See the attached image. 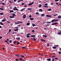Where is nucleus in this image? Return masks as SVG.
I'll return each mask as SVG.
<instances>
[{
  "instance_id": "1",
  "label": "nucleus",
  "mask_w": 61,
  "mask_h": 61,
  "mask_svg": "<svg viewBox=\"0 0 61 61\" xmlns=\"http://www.w3.org/2000/svg\"><path fill=\"white\" fill-rule=\"evenodd\" d=\"M26 15H23L22 17H23V19H25L26 18Z\"/></svg>"
},
{
  "instance_id": "2",
  "label": "nucleus",
  "mask_w": 61,
  "mask_h": 61,
  "mask_svg": "<svg viewBox=\"0 0 61 61\" xmlns=\"http://www.w3.org/2000/svg\"><path fill=\"white\" fill-rule=\"evenodd\" d=\"M6 20L5 18L4 19L2 20V21L3 22H5L6 21Z\"/></svg>"
},
{
  "instance_id": "3",
  "label": "nucleus",
  "mask_w": 61,
  "mask_h": 61,
  "mask_svg": "<svg viewBox=\"0 0 61 61\" xmlns=\"http://www.w3.org/2000/svg\"><path fill=\"white\" fill-rule=\"evenodd\" d=\"M43 37H44L45 38H46L47 37V36L46 35H43Z\"/></svg>"
},
{
  "instance_id": "4",
  "label": "nucleus",
  "mask_w": 61,
  "mask_h": 61,
  "mask_svg": "<svg viewBox=\"0 0 61 61\" xmlns=\"http://www.w3.org/2000/svg\"><path fill=\"white\" fill-rule=\"evenodd\" d=\"M46 16L48 17H51V15H46Z\"/></svg>"
},
{
  "instance_id": "5",
  "label": "nucleus",
  "mask_w": 61,
  "mask_h": 61,
  "mask_svg": "<svg viewBox=\"0 0 61 61\" xmlns=\"http://www.w3.org/2000/svg\"><path fill=\"white\" fill-rule=\"evenodd\" d=\"M20 37H17V38H16V39H17L18 40H20Z\"/></svg>"
},
{
  "instance_id": "6",
  "label": "nucleus",
  "mask_w": 61,
  "mask_h": 61,
  "mask_svg": "<svg viewBox=\"0 0 61 61\" xmlns=\"http://www.w3.org/2000/svg\"><path fill=\"white\" fill-rule=\"evenodd\" d=\"M57 18L59 19H61V16L60 15H59L57 16Z\"/></svg>"
},
{
  "instance_id": "7",
  "label": "nucleus",
  "mask_w": 61,
  "mask_h": 61,
  "mask_svg": "<svg viewBox=\"0 0 61 61\" xmlns=\"http://www.w3.org/2000/svg\"><path fill=\"white\" fill-rule=\"evenodd\" d=\"M61 34V31H59L57 33V34L58 35H60Z\"/></svg>"
},
{
  "instance_id": "8",
  "label": "nucleus",
  "mask_w": 61,
  "mask_h": 61,
  "mask_svg": "<svg viewBox=\"0 0 61 61\" xmlns=\"http://www.w3.org/2000/svg\"><path fill=\"white\" fill-rule=\"evenodd\" d=\"M45 15L44 14H42L41 15V17H43Z\"/></svg>"
},
{
  "instance_id": "9",
  "label": "nucleus",
  "mask_w": 61,
  "mask_h": 61,
  "mask_svg": "<svg viewBox=\"0 0 61 61\" xmlns=\"http://www.w3.org/2000/svg\"><path fill=\"white\" fill-rule=\"evenodd\" d=\"M51 59L50 58H48L47 59V60L48 61H51Z\"/></svg>"
},
{
  "instance_id": "10",
  "label": "nucleus",
  "mask_w": 61,
  "mask_h": 61,
  "mask_svg": "<svg viewBox=\"0 0 61 61\" xmlns=\"http://www.w3.org/2000/svg\"><path fill=\"white\" fill-rule=\"evenodd\" d=\"M55 20H56V19L52 20L51 21V22L53 23V22H54V21H55Z\"/></svg>"
},
{
  "instance_id": "11",
  "label": "nucleus",
  "mask_w": 61,
  "mask_h": 61,
  "mask_svg": "<svg viewBox=\"0 0 61 61\" xmlns=\"http://www.w3.org/2000/svg\"><path fill=\"white\" fill-rule=\"evenodd\" d=\"M36 37V35H32L31 36V37Z\"/></svg>"
},
{
  "instance_id": "12",
  "label": "nucleus",
  "mask_w": 61,
  "mask_h": 61,
  "mask_svg": "<svg viewBox=\"0 0 61 61\" xmlns=\"http://www.w3.org/2000/svg\"><path fill=\"white\" fill-rule=\"evenodd\" d=\"M27 9L28 10H31L32 9L31 8H28Z\"/></svg>"
},
{
  "instance_id": "13",
  "label": "nucleus",
  "mask_w": 61,
  "mask_h": 61,
  "mask_svg": "<svg viewBox=\"0 0 61 61\" xmlns=\"http://www.w3.org/2000/svg\"><path fill=\"white\" fill-rule=\"evenodd\" d=\"M39 10H40L39 11L41 12H42V11H43V10L41 9H39Z\"/></svg>"
},
{
  "instance_id": "14",
  "label": "nucleus",
  "mask_w": 61,
  "mask_h": 61,
  "mask_svg": "<svg viewBox=\"0 0 61 61\" xmlns=\"http://www.w3.org/2000/svg\"><path fill=\"white\" fill-rule=\"evenodd\" d=\"M36 14L37 15H39V13L37 12L36 13Z\"/></svg>"
},
{
  "instance_id": "15",
  "label": "nucleus",
  "mask_w": 61,
  "mask_h": 61,
  "mask_svg": "<svg viewBox=\"0 0 61 61\" xmlns=\"http://www.w3.org/2000/svg\"><path fill=\"white\" fill-rule=\"evenodd\" d=\"M47 10L49 11H51V9H49Z\"/></svg>"
},
{
  "instance_id": "16",
  "label": "nucleus",
  "mask_w": 61,
  "mask_h": 61,
  "mask_svg": "<svg viewBox=\"0 0 61 61\" xmlns=\"http://www.w3.org/2000/svg\"><path fill=\"white\" fill-rule=\"evenodd\" d=\"M41 41H45L46 40L43 39H41Z\"/></svg>"
},
{
  "instance_id": "17",
  "label": "nucleus",
  "mask_w": 61,
  "mask_h": 61,
  "mask_svg": "<svg viewBox=\"0 0 61 61\" xmlns=\"http://www.w3.org/2000/svg\"><path fill=\"white\" fill-rule=\"evenodd\" d=\"M31 35V34H30V33H28V34H27L26 35V36H29V35Z\"/></svg>"
},
{
  "instance_id": "18",
  "label": "nucleus",
  "mask_w": 61,
  "mask_h": 61,
  "mask_svg": "<svg viewBox=\"0 0 61 61\" xmlns=\"http://www.w3.org/2000/svg\"><path fill=\"white\" fill-rule=\"evenodd\" d=\"M33 39L34 41H36V39L34 37L33 38Z\"/></svg>"
},
{
  "instance_id": "19",
  "label": "nucleus",
  "mask_w": 61,
  "mask_h": 61,
  "mask_svg": "<svg viewBox=\"0 0 61 61\" xmlns=\"http://www.w3.org/2000/svg\"><path fill=\"white\" fill-rule=\"evenodd\" d=\"M15 56H16L17 57H20V56L19 55H17V54H16L15 55Z\"/></svg>"
},
{
  "instance_id": "20",
  "label": "nucleus",
  "mask_w": 61,
  "mask_h": 61,
  "mask_svg": "<svg viewBox=\"0 0 61 61\" xmlns=\"http://www.w3.org/2000/svg\"><path fill=\"white\" fill-rule=\"evenodd\" d=\"M30 25V23H28L26 24V25Z\"/></svg>"
},
{
  "instance_id": "21",
  "label": "nucleus",
  "mask_w": 61,
  "mask_h": 61,
  "mask_svg": "<svg viewBox=\"0 0 61 61\" xmlns=\"http://www.w3.org/2000/svg\"><path fill=\"white\" fill-rule=\"evenodd\" d=\"M32 26L33 27H34V26H36V25H35V24H33V23H32Z\"/></svg>"
},
{
  "instance_id": "22",
  "label": "nucleus",
  "mask_w": 61,
  "mask_h": 61,
  "mask_svg": "<svg viewBox=\"0 0 61 61\" xmlns=\"http://www.w3.org/2000/svg\"><path fill=\"white\" fill-rule=\"evenodd\" d=\"M51 23V21L47 22H46L47 24H50Z\"/></svg>"
},
{
  "instance_id": "23",
  "label": "nucleus",
  "mask_w": 61,
  "mask_h": 61,
  "mask_svg": "<svg viewBox=\"0 0 61 61\" xmlns=\"http://www.w3.org/2000/svg\"><path fill=\"white\" fill-rule=\"evenodd\" d=\"M52 48H53V49H56V46H54L52 47Z\"/></svg>"
},
{
  "instance_id": "24",
  "label": "nucleus",
  "mask_w": 61,
  "mask_h": 61,
  "mask_svg": "<svg viewBox=\"0 0 61 61\" xmlns=\"http://www.w3.org/2000/svg\"><path fill=\"white\" fill-rule=\"evenodd\" d=\"M0 24L2 25H4L3 24L2 22H0Z\"/></svg>"
},
{
  "instance_id": "25",
  "label": "nucleus",
  "mask_w": 61,
  "mask_h": 61,
  "mask_svg": "<svg viewBox=\"0 0 61 61\" xmlns=\"http://www.w3.org/2000/svg\"><path fill=\"white\" fill-rule=\"evenodd\" d=\"M41 6H42V5L40 4L39 5V6H38V7H39V8H40L41 7Z\"/></svg>"
},
{
  "instance_id": "26",
  "label": "nucleus",
  "mask_w": 61,
  "mask_h": 61,
  "mask_svg": "<svg viewBox=\"0 0 61 61\" xmlns=\"http://www.w3.org/2000/svg\"><path fill=\"white\" fill-rule=\"evenodd\" d=\"M55 57H56V56H52L51 58H55Z\"/></svg>"
},
{
  "instance_id": "27",
  "label": "nucleus",
  "mask_w": 61,
  "mask_h": 61,
  "mask_svg": "<svg viewBox=\"0 0 61 61\" xmlns=\"http://www.w3.org/2000/svg\"><path fill=\"white\" fill-rule=\"evenodd\" d=\"M30 19L31 20H34V19L33 18H30Z\"/></svg>"
},
{
  "instance_id": "28",
  "label": "nucleus",
  "mask_w": 61,
  "mask_h": 61,
  "mask_svg": "<svg viewBox=\"0 0 61 61\" xmlns=\"http://www.w3.org/2000/svg\"><path fill=\"white\" fill-rule=\"evenodd\" d=\"M10 12H11V13H13V12H14V11L13 10H10Z\"/></svg>"
},
{
  "instance_id": "29",
  "label": "nucleus",
  "mask_w": 61,
  "mask_h": 61,
  "mask_svg": "<svg viewBox=\"0 0 61 61\" xmlns=\"http://www.w3.org/2000/svg\"><path fill=\"white\" fill-rule=\"evenodd\" d=\"M9 2L11 4H12L13 3V2H12V1H9Z\"/></svg>"
},
{
  "instance_id": "30",
  "label": "nucleus",
  "mask_w": 61,
  "mask_h": 61,
  "mask_svg": "<svg viewBox=\"0 0 61 61\" xmlns=\"http://www.w3.org/2000/svg\"><path fill=\"white\" fill-rule=\"evenodd\" d=\"M50 25L47 24L45 26H46V27H47V26H48L49 25Z\"/></svg>"
},
{
  "instance_id": "31",
  "label": "nucleus",
  "mask_w": 61,
  "mask_h": 61,
  "mask_svg": "<svg viewBox=\"0 0 61 61\" xmlns=\"http://www.w3.org/2000/svg\"><path fill=\"white\" fill-rule=\"evenodd\" d=\"M23 59L22 58H20V60H19V61H21L22 60H23Z\"/></svg>"
},
{
  "instance_id": "32",
  "label": "nucleus",
  "mask_w": 61,
  "mask_h": 61,
  "mask_svg": "<svg viewBox=\"0 0 61 61\" xmlns=\"http://www.w3.org/2000/svg\"><path fill=\"white\" fill-rule=\"evenodd\" d=\"M44 7H45L46 8H47L48 7V6H44Z\"/></svg>"
},
{
  "instance_id": "33",
  "label": "nucleus",
  "mask_w": 61,
  "mask_h": 61,
  "mask_svg": "<svg viewBox=\"0 0 61 61\" xmlns=\"http://www.w3.org/2000/svg\"><path fill=\"white\" fill-rule=\"evenodd\" d=\"M7 23H10V21H9V20H8L7 21Z\"/></svg>"
},
{
  "instance_id": "34",
  "label": "nucleus",
  "mask_w": 61,
  "mask_h": 61,
  "mask_svg": "<svg viewBox=\"0 0 61 61\" xmlns=\"http://www.w3.org/2000/svg\"><path fill=\"white\" fill-rule=\"evenodd\" d=\"M47 45L48 46H50V44L49 43H47Z\"/></svg>"
},
{
  "instance_id": "35",
  "label": "nucleus",
  "mask_w": 61,
  "mask_h": 61,
  "mask_svg": "<svg viewBox=\"0 0 61 61\" xmlns=\"http://www.w3.org/2000/svg\"><path fill=\"white\" fill-rule=\"evenodd\" d=\"M27 6L26 5H24V7H27Z\"/></svg>"
},
{
  "instance_id": "36",
  "label": "nucleus",
  "mask_w": 61,
  "mask_h": 61,
  "mask_svg": "<svg viewBox=\"0 0 61 61\" xmlns=\"http://www.w3.org/2000/svg\"><path fill=\"white\" fill-rule=\"evenodd\" d=\"M6 40L8 41V42H9V39H7V40Z\"/></svg>"
},
{
  "instance_id": "37",
  "label": "nucleus",
  "mask_w": 61,
  "mask_h": 61,
  "mask_svg": "<svg viewBox=\"0 0 61 61\" xmlns=\"http://www.w3.org/2000/svg\"><path fill=\"white\" fill-rule=\"evenodd\" d=\"M20 56L21 57H23V58H25V56H23V55H20Z\"/></svg>"
},
{
  "instance_id": "38",
  "label": "nucleus",
  "mask_w": 61,
  "mask_h": 61,
  "mask_svg": "<svg viewBox=\"0 0 61 61\" xmlns=\"http://www.w3.org/2000/svg\"><path fill=\"white\" fill-rule=\"evenodd\" d=\"M0 9L1 10H4V9L2 8H0Z\"/></svg>"
},
{
  "instance_id": "39",
  "label": "nucleus",
  "mask_w": 61,
  "mask_h": 61,
  "mask_svg": "<svg viewBox=\"0 0 61 61\" xmlns=\"http://www.w3.org/2000/svg\"><path fill=\"white\" fill-rule=\"evenodd\" d=\"M19 30L18 29H15V31H17Z\"/></svg>"
},
{
  "instance_id": "40",
  "label": "nucleus",
  "mask_w": 61,
  "mask_h": 61,
  "mask_svg": "<svg viewBox=\"0 0 61 61\" xmlns=\"http://www.w3.org/2000/svg\"><path fill=\"white\" fill-rule=\"evenodd\" d=\"M0 15H3V13H0Z\"/></svg>"
},
{
  "instance_id": "41",
  "label": "nucleus",
  "mask_w": 61,
  "mask_h": 61,
  "mask_svg": "<svg viewBox=\"0 0 61 61\" xmlns=\"http://www.w3.org/2000/svg\"><path fill=\"white\" fill-rule=\"evenodd\" d=\"M55 59L56 60H58V59L57 58H55Z\"/></svg>"
},
{
  "instance_id": "42",
  "label": "nucleus",
  "mask_w": 61,
  "mask_h": 61,
  "mask_svg": "<svg viewBox=\"0 0 61 61\" xmlns=\"http://www.w3.org/2000/svg\"><path fill=\"white\" fill-rule=\"evenodd\" d=\"M26 48L25 47H22V49H26Z\"/></svg>"
},
{
  "instance_id": "43",
  "label": "nucleus",
  "mask_w": 61,
  "mask_h": 61,
  "mask_svg": "<svg viewBox=\"0 0 61 61\" xmlns=\"http://www.w3.org/2000/svg\"><path fill=\"white\" fill-rule=\"evenodd\" d=\"M19 23H17V22H15V24L17 25V24H19Z\"/></svg>"
},
{
  "instance_id": "44",
  "label": "nucleus",
  "mask_w": 61,
  "mask_h": 61,
  "mask_svg": "<svg viewBox=\"0 0 61 61\" xmlns=\"http://www.w3.org/2000/svg\"><path fill=\"white\" fill-rule=\"evenodd\" d=\"M12 41H11V40H10V41H9V43H12Z\"/></svg>"
},
{
  "instance_id": "45",
  "label": "nucleus",
  "mask_w": 61,
  "mask_h": 61,
  "mask_svg": "<svg viewBox=\"0 0 61 61\" xmlns=\"http://www.w3.org/2000/svg\"><path fill=\"white\" fill-rule=\"evenodd\" d=\"M34 1H33L31 3H30L31 4H34Z\"/></svg>"
},
{
  "instance_id": "46",
  "label": "nucleus",
  "mask_w": 61,
  "mask_h": 61,
  "mask_svg": "<svg viewBox=\"0 0 61 61\" xmlns=\"http://www.w3.org/2000/svg\"><path fill=\"white\" fill-rule=\"evenodd\" d=\"M17 8H16V7H15V10H16L17 11L18 10V9H16Z\"/></svg>"
},
{
  "instance_id": "47",
  "label": "nucleus",
  "mask_w": 61,
  "mask_h": 61,
  "mask_svg": "<svg viewBox=\"0 0 61 61\" xmlns=\"http://www.w3.org/2000/svg\"><path fill=\"white\" fill-rule=\"evenodd\" d=\"M32 4H31V3H30V4H28V5H29V6H30V5H32Z\"/></svg>"
},
{
  "instance_id": "48",
  "label": "nucleus",
  "mask_w": 61,
  "mask_h": 61,
  "mask_svg": "<svg viewBox=\"0 0 61 61\" xmlns=\"http://www.w3.org/2000/svg\"><path fill=\"white\" fill-rule=\"evenodd\" d=\"M28 38L30 37V36H26Z\"/></svg>"
},
{
  "instance_id": "49",
  "label": "nucleus",
  "mask_w": 61,
  "mask_h": 61,
  "mask_svg": "<svg viewBox=\"0 0 61 61\" xmlns=\"http://www.w3.org/2000/svg\"><path fill=\"white\" fill-rule=\"evenodd\" d=\"M20 43L19 42H17V43H16V44H19Z\"/></svg>"
},
{
  "instance_id": "50",
  "label": "nucleus",
  "mask_w": 61,
  "mask_h": 61,
  "mask_svg": "<svg viewBox=\"0 0 61 61\" xmlns=\"http://www.w3.org/2000/svg\"><path fill=\"white\" fill-rule=\"evenodd\" d=\"M32 32H33L34 33L35 32L34 30H32Z\"/></svg>"
},
{
  "instance_id": "51",
  "label": "nucleus",
  "mask_w": 61,
  "mask_h": 61,
  "mask_svg": "<svg viewBox=\"0 0 61 61\" xmlns=\"http://www.w3.org/2000/svg\"><path fill=\"white\" fill-rule=\"evenodd\" d=\"M58 21V20H56V19L55 20V21L56 22L57 21Z\"/></svg>"
},
{
  "instance_id": "52",
  "label": "nucleus",
  "mask_w": 61,
  "mask_h": 61,
  "mask_svg": "<svg viewBox=\"0 0 61 61\" xmlns=\"http://www.w3.org/2000/svg\"><path fill=\"white\" fill-rule=\"evenodd\" d=\"M20 0H19L18 1V3H20Z\"/></svg>"
},
{
  "instance_id": "53",
  "label": "nucleus",
  "mask_w": 61,
  "mask_h": 61,
  "mask_svg": "<svg viewBox=\"0 0 61 61\" xmlns=\"http://www.w3.org/2000/svg\"><path fill=\"white\" fill-rule=\"evenodd\" d=\"M11 29H9V32H10L11 31Z\"/></svg>"
},
{
  "instance_id": "54",
  "label": "nucleus",
  "mask_w": 61,
  "mask_h": 61,
  "mask_svg": "<svg viewBox=\"0 0 61 61\" xmlns=\"http://www.w3.org/2000/svg\"><path fill=\"white\" fill-rule=\"evenodd\" d=\"M2 4L3 5H5V3H2Z\"/></svg>"
},
{
  "instance_id": "55",
  "label": "nucleus",
  "mask_w": 61,
  "mask_h": 61,
  "mask_svg": "<svg viewBox=\"0 0 61 61\" xmlns=\"http://www.w3.org/2000/svg\"><path fill=\"white\" fill-rule=\"evenodd\" d=\"M58 23L57 22H56L54 23V24L55 25H56V24H57Z\"/></svg>"
},
{
  "instance_id": "56",
  "label": "nucleus",
  "mask_w": 61,
  "mask_h": 61,
  "mask_svg": "<svg viewBox=\"0 0 61 61\" xmlns=\"http://www.w3.org/2000/svg\"><path fill=\"white\" fill-rule=\"evenodd\" d=\"M21 5H25V3H22V4H21Z\"/></svg>"
},
{
  "instance_id": "57",
  "label": "nucleus",
  "mask_w": 61,
  "mask_h": 61,
  "mask_svg": "<svg viewBox=\"0 0 61 61\" xmlns=\"http://www.w3.org/2000/svg\"><path fill=\"white\" fill-rule=\"evenodd\" d=\"M53 3H51V4H50V5H53Z\"/></svg>"
},
{
  "instance_id": "58",
  "label": "nucleus",
  "mask_w": 61,
  "mask_h": 61,
  "mask_svg": "<svg viewBox=\"0 0 61 61\" xmlns=\"http://www.w3.org/2000/svg\"><path fill=\"white\" fill-rule=\"evenodd\" d=\"M12 15L13 16H15V14H12Z\"/></svg>"
},
{
  "instance_id": "59",
  "label": "nucleus",
  "mask_w": 61,
  "mask_h": 61,
  "mask_svg": "<svg viewBox=\"0 0 61 61\" xmlns=\"http://www.w3.org/2000/svg\"><path fill=\"white\" fill-rule=\"evenodd\" d=\"M48 5V4H45L44 5Z\"/></svg>"
},
{
  "instance_id": "60",
  "label": "nucleus",
  "mask_w": 61,
  "mask_h": 61,
  "mask_svg": "<svg viewBox=\"0 0 61 61\" xmlns=\"http://www.w3.org/2000/svg\"><path fill=\"white\" fill-rule=\"evenodd\" d=\"M19 28V27H15V29H18Z\"/></svg>"
},
{
  "instance_id": "61",
  "label": "nucleus",
  "mask_w": 61,
  "mask_h": 61,
  "mask_svg": "<svg viewBox=\"0 0 61 61\" xmlns=\"http://www.w3.org/2000/svg\"><path fill=\"white\" fill-rule=\"evenodd\" d=\"M18 59H15V61H18Z\"/></svg>"
},
{
  "instance_id": "62",
  "label": "nucleus",
  "mask_w": 61,
  "mask_h": 61,
  "mask_svg": "<svg viewBox=\"0 0 61 61\" xmlns=\"http://www.w3.org/2000/svg\"><path fill=\"white\" fill-rule=\"evenodd\" d=\"M5 42H8L7 41H5Z\"/></svg>"
},
{
  "instance_id": "63",
  "label": "nucleus",
  "mask_w": 61,
  "mask_h": 61,
  "mask_svg": "<svg viewBox=\"0 0 61 61\" xmlns=\"http://www.w3.org/2000/svg\"><path fill=\"white\" fill-rule=\"evenodd\" d=\"M13 43H14V44H15V41H14Z\"/></svg>"
},
{
  "instance_id": "64",
  "label": "nucleus",
  "mask_w": 61,
  "mask_h": 61,
  "mask_svg": "<svg viewBox=\"0 0 61 61\" xmlns=\"http://www.w3.org/2000/svg\"><path fill=\"white\" fill-rule=\"evenodd\" d=\"M54 60H55L54 59H52V61H54Z\"/></svg>"
}]
</instances>
